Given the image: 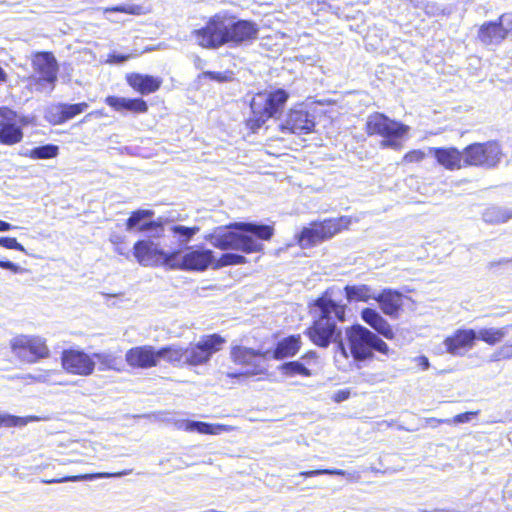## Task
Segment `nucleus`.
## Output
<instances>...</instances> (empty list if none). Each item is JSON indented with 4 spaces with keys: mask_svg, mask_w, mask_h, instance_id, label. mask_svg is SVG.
Masks as SVG:
<instances>
[{
    "mask_svg": "<svg viewBox=\"0 0 512 512\" xmlns=\"http://www.w3.org/2000/svg\"><path fill=\"white\" fill-rule=\"evenodd\" d=\"M33 73L28 77L29 86L36 92L50 94L58 80L59 65L52 52H37L31 62Z\"/></svg>",
    "mask_w": 512,
    "mask_h": 512,
    "instance_id": "obj_8",
    "label": "nucleus"
},
{
    "mask_svg": "<svg viewBox=\"0 0 512 512\" xmlns=\"http://www.w3.org/2000/svg\"><path fill=\"white\" fill-rule=\"evenodd\" d=\"M23 138L21 127L14 123H5L0 127V143L13 145L20 142Z\"/></svg>",
    "mask_w": 512,
    "mask_h": 512,
    "instance_id": "obj_33",
    "label": "nucleus"
},
{
    "mask_svg": "<svg viewBox=\"0 0 512 512\" xmlns=\"http://www.w3.org/2000/svg\"><path fill=\"white\" fill-rule=\"evenodd\" d=\"M483 220L490 224H500L512 218V211L505 207L491 206L482 214Z\"/></svg>",
    "mask_w": 512,
    "mask_h": 512,
    "instance_id": "obj_32",
    "label": "nucleus"
},
{
    "mask_svg": "<svg viewBox=\"0 0 512 512\" xmlns=\"http://www.w3.org/2000/svg\"><path fill=\"white\" fill-rule=\"evenodd\" d=\"M502 359H512V348L510 345L501 347L490 356L491 362H497Z\"/></svg>",
    "mask_w": 512,
    "mask_h": 512,
    "instance_id": "obj_43",
    "label": "nucleus"
},
{
    "mask_svg": "<svg viewBox=\"0 0 512 512\" xmlns=\"http://www.w3.org/2000/svg\"><path fill=\"white\" fill-rule=\"evenodd\" d=\"M240 375L241 374H237V373H230V374H228L229 377H238Z\"/></svg>",
    "mask_w": 512,
    "mask_h": 512,
    "instance_id": "obj_62",
    "label": "nucleus"
},
{
    "mask_svg": "<svg viewBox=\"0 0 512 512\" xmlns=\"http://www.w3.org/2000/svg\"><path fill=\"white\" fill-rule=\"evenodd\" d=\"M224 343L225 339L220 335L211 334L186 347L175 344L168 345L158 349L159 360L164 359L174 366L203 365L210 361L213 354L221 350Z\"/></svg>",
    "mask_w": 512,
    "mask_h": 512,
    "instance_id": "obj_4",
    "label": "nucleus"
},
{
    "mask_svg": "<svg viewBox=\"0 0 512 512\" xmlns=\"http://www.w3.org/2000/svg\"><path fill=\"white\" fill-rule=\"evenodd\" d=\"M511 330L512 324L500 328H481L479 331L475 330L476 341L482 340L489 345H495L501 342Z\"/></svg>",
    "mask_w": 512,
    "mask_h": 512,
    "instance_id": "obj_30",
    "label": "nucleus"
},
{
    "mask_svg": "<svg viewBox=\"0 0 512 512\" xmlns=\"http://www.w3.org/2000/svg\"><path fill=\"white\" fill-rule=\"evenodd\" d=\"M231 228L218 227L205 239L221 250H239L249 254L261 251V241L271 239L274 233L272 226L254 222H236Z\"/></svg>",
    "mask_w": 512,
    "mask_h": 512,
    "instance_id": "obj_3",
    "label": "nucleus"
},
{
    "mask_svg": "<svg viewBox=\"0 0 512 512\" xmlns=\"http://www.w3.org/2000/svg\"><path fill=\"white\" fill-rule=\"evenodd\" d=\"M169 231L177 239L179 244L185 245L188 242H190V240L200 231V227H188L180 224H175L169 228Z\"/></svg>",
    "mask_w": 512,
    "mask_h": 512,
    "instance_id": "obj_34",
    "label": "nucleus"
},
{
    "mask_svg": "<svg viewBox=\"0 0 512 512\" xmlns=\"http://www.w3.org/2000/svg\"><path fill=\"white\" fill-rule=\"evenodd\" d=\"M105 103L117 112H132L136 114L145 113L148 105L142 98H125L118 96H107Z\"/></svg>",
    "mask_w": 512,
    "mask_h": 512,
    "instance_id": "obj_22",
    "label": "nucleus"
},
{
    "mask_svg": "<svg viewBox=\"0 0 512 512\" xmlns=\"http://www.w3.org/2000/svg\"><path fill=\"white\" fill-rule=\"evenodd\" d=\"M510 347L512 348V344L510 345Z\"/></svg>",
    "mask_w": 512,
    "mask_h": 512,
    "instance_id": "obj_63",
    "label": "nucleus"
},
{
    "mask_svg": "<svg viewBox=\"0 0 512 512\" xmlns=\"http://www.w3.org/2000/svg\"><path fill=\"white\" fill-rule=\"evenodd\" d=\"M127 83L142 95L156 92L161 84L162 79L148 74L130 73L126 76Z\"/></svg>",
    "mask_w": 512,
    "mask_h": 512,
    "instance_id": "obj_24",
    "label": "nucleus"
},
{
    "mask_svg": "<svg viewBox=\"0 0 512 512\" xmlns=\"http://www.w3.org/2000/svg\"><path fill=\"white\" fill-rule=\"evenodd\" d=\"M8 79L7 73L0 66V84L6 83Z\"/></svg>",
    "mask_w": 512,
    "mask_h": 512,
    "instance_id": "obj_60",
    "label": "nucleus"
},
{
    "mask_svg": "<svg viewBox=\"0 0 512 512\" xmlns=\"http://www.w3.org/2000/svg\"><path fill=\"white\" fill-rule=\"evenodd\" d=\"M131 470H125L122 472H98V473H90V474H81L74 476H65L62 478H54L49 480H42V483L52 484V483H65V482H78V481H92L100 478H113V477H122L125 475H129Z\"/></svg>",
    "mask_w": 512,
    "mask_h": 512,
    "instance_id": "obj_27",
    "label": "nucleus"
},
{
    "mask_svg": "<svg viewBox=\"0 0 512 512\" xmlns=\"http://www.w3.org/2000/svg\"><path fill=\"white\" fill-rule=\"evenodd\" d=\"M362 320L373 328L378 334L386 339H393L394 332L390 324L385 320L379 312L372 308H364L361 311Z\"/></svg>",
    "mask_w": 512,
    "mask_h": 512,
    "instance_id": "obj_25",
    "label": "nucleus"
},
{
    "mask_svg": "<svg viewBox=\"0 0 512 512\" xmlns=\"http://www.w3.org/2000/svg\"><path fill=\"white\" fill-rule=\"evenodd\" d=\"M93 360L99 364V370H119L118 364L120 363L119 358L109 352L94 353L92 355Z\"/></svg>",
    "mask_w": 512,
    "mask_h": 512,
    "instance_id": "obj_36",
    "label": "nucleus"
},
{
    "mask_svg": "<svg viewBox=\"0 0 512 512\" xmlns=\"http://www.w3.org/2000/svg\"><path fill=\"white\" fill-rule=\"evenodd\" d=\"M258 32V25L251 20H236L226 13H217L192 35L201 47L218 49L226 44L238 46L252 42L257 39Z\"/></svg>",
    "mask_w": 512,
    "mask_h": 512,
    "instance_id": "obj_2",
    "label": "nucleus"
},
{
    "mask_svg": "<svg viewBox=\"0 0 512 512\" xmlns=\"http://www.w3.org/2000/svg\"><path fill=\"white\" fill-rule=\"evenodd\" d=\"M497 22L503 27L505 30V35L507 36L509 32H512V13H504L498 19Z\"/></svg>",
    "mask_w": 512,
    "mask_h": 512,
    "instance_id": "obj_47",
    "label": "nucleus"
},
{
    "mask_svg": "<svg viewBox=\"0 0 512 512\" xmlns=\"http://www.w3.org/2000/svg\"><path fill=\"white\" fill-rule=\"evenodd\" d=\"M231 358L235 363L253 366L255 368V374L261 373L262 369L259 368V358L263 359V352L260 350H254L243 346H235L231 350Z\"/></svg>",
    "mask_w": 512,
    "mask_h": 512,
    "instance_id": "obj_26",
    "label": "nucleus"
},
{
    "mask_svg": "<svg viewBox=\"0 0 512 512\" xmlns=\"http://www.w3.org/2000/svg\"><path fill=\"white\" fill-rule=\"evenodd\" d=\"M474 416H475L474 412H465V413L456 415L454 417L453 421L457 424L466 423V422L471 421L474 418Z\"/></svg>",
    "mask_w": 512,
    "mask_h": 512,
    "instance_id": "obj_51",
    "label": "nucleus"
},
{
    "mask_svg": "<svg viewBox=\"0 0 512 512\" xmlns=\"http://www.w3.org/2000/svg\"><path fill=\"white\" fill-rule=\"evenodd\" d=\"M0 268L10 270L15 274L23 271V268L9 260H0Z\"/></svg>",
    "mask_w": 512,
    "mask_h": 512,
    "instance_id": "obj_50",
    "label": "nucleus"
},
{
    "mask_svg": "<svg viewBox=\"0 0 512 512\" xmlns=\"http://www.w3.org/2000/svg\"><path fill=\"white\" fill-rule=\"evenodd\" d=\"M10 349L21 362L34 364L50 356L46 340L38 335L20 334L10 340Z\"/></svg>",
    "mask_w": 512,
    "mask_h": 512,
    "instance_id": "obj_10",
    "label": "nucleus"
},
{
    "mask_svg": "<svg viewBox=\"0 0 512 512\" xmlns=\"http://www.w3.org/2000/svg\"><path fill=\"white\" fill-rule=\"evenodd\" d=\"M419 360H420V365L422 366L423 370H426L429 368L430 364H429V360L427 357L421 356V357H419Z\"/></svg>",
    "mask_w": 512,
    "mask_h": 512,
    "instance_id": "obj_58",
    "label": "nucleus"
},
{
    "mask_svg": "<svg viewBox=\"0 0 512 512\" xmlns=\"http://www.w3.org/2000/svg\"><path fill=\"white\" fill-rule=\"evenodd\" d=\"M509 262H511L510 259L503 258V259L499 260L498 262H494V261L490 262L489 263V268H493L495 265L507 264Z\"/></svg>",
    "mask_w": 512,
    "mask_h": 512,
    "instance_id": "obj_59",
    "label": "nucleus"
},
{
    "mask_svg": "<svg viewBox=\"0 0 512 512\" xmlns=\"http://www.w3.org/2000/svg\"><path fill=\"white\" fill-rule=\"evenodd\" d=\"M475 343L476 336L474 329H457L443 341L446 352L453 356H463L468 350L474 347Z\"/></svg>",
    "mask_w": 512,
    "mask_h": 512,
    "instance_id": "obj_17",
    "label": "nucleus"
},
{
    "mask_svg": "<svg viewBox=\"0 0 512 512\" xmlns=\"http://www.w3.org/2000/svg\"><path fill=\"white\" fill-rule=\"evenodd\" d=\"M154 211L147 209L136 210L131 213L126 221V230L129 232H144L149 222L152 221Z\"/></svg>",
    "mask_w": 512,
    "mask_h": 512,
    "instance_id": "obj_29",
    "label": "nucleus"
},
{
    "mask_svg": "<svg viewBox=\"0 0 512 512\" xmlns=\"http://www.w3.org/2000/svg\"><path fill=\"white\" fill-rule=\"evenodd\" d=\"M176 265L172 269L204 271L210 265L214 267L216 259L214 252L210 249L197 247L196 249L188 248V251L181 255L179 251Z\"/></svg>",
    "mask_w": 512,
    "mask_h": 512,
    "instance_id": "obj_13",
    "label": "nucleus"
},
{
    "mask_svg": "<svg viewBox=\"0 0 512 512\" xmlns=\"http://www.w3.org/2000/svg\"><path fill=\"white\" fill-rule=\"evenodd\" d=\"M477 37L485 46H497L507 36L503 27L495 20L484 22L478 29Z\"/></svg>",
    "mask_w": 512,
    "mask_h": 512,
    "instance_id": "obj_23",
    "label": "nucleus"
},
{
    "mask_svg": "<svg viewBox=\"0 0 512 512\" xmlns=\"http://www.w3.org/2000/svg\"><path fill=\"white\" fill-rule=\"evenodd\" d=\"M375 300L378 302L382 312L390 317H397L403 305L402 293L390 288L383 289L380 293H377Z\"/></svg>",
    "mask_w": 512,
    "mask_h": 512,
    "instance_id": "obj_20",
    "label": "nucleus"
},
{
    "mask_svg": "<svg viewBox=\"0 0 512 512\" xmlns=\"http://www.w3.org/2000/svg\"><path fill=\"white\" fill-rule=\"evenodd\" d=\"M147 228L143 233H146L148 236V239H151L154 241V239H159L163 237L165 228H164V222L163 219L160 217L157 220H152L149 222Z\"/></svg>",
    "mask_w": 512,
    "mask_h": 512,
    "instance_id": "obj_39",
    "label": "nucleus"
},
{
    "mask_svg": "<svg viewBox=\"0 0 512 512\" xmlns=\"http://www.w3.org/2000/svg\"><path fill=\"white\" fill-rule=\"evenodd\" d=\"M28 377L35 381H38V382H44L47 379V375H45V374H37V375L29 374Z\"/></svg>",
    "mask_w": 512,
    "mask_h": 512,
    "instance_id": "obj_57",
    "label": "nucleus"
},
{
    "mask_svg": "<svg viewBox=\"0 0 512 512\" xmlns=\"http://www.w3.org/2000/svg\"><path fill=\"white\" fill-rule=\"evenodd\" d=\"M288 98V92L282 88L269 93H258L253 97L250 103L253 117L248 120L250 129L256 131L269 118L276 117L284 108Z\"/></svg>",
    "mask_w": 512,
    "mask_h": 512,
    "instance_id": "obj_7",
    "label": "nucleus"
},
{
    "mask_svg": "<svg viewBox=\"0 0 512 512\" xmlns=\"http://www.w3.org/2000/svg\"><path fill=\"white\" fill-rule=\"evenodd\" d=\"M125 360L132 368L149 369L159 363V351L151 345L132 347L126 352Z\"/></svg>",
    "mask_w": 512,
    "mask_h": 512,
    "instance_id": "obj_18",
    "label": "nucleus"
},
{
    "mask_svg": "<svg viewBox=\"0 0 512 512\" xmlns=\"http://www.w3.org/2000/svg\"><path fill=\"white\" fill-rule=\"evenodd\" d=\"M37 420H39V418L36 416H31L27 419H24V418H21L18 416L10 415V414L0 415V424L7 426V427L21 426V425L27 424L29 421H37Z\"/></svg>",
    "mask_w": 512,
    "mask_h": 512,
    "instance_id": "obj_40",
    "label": "nucleus"
},
{
    "mask_svg": "<svg viewBox=\"0 0 512 512\" xmlns=\"http://www.w3.org/2000/svg\"><path fill=\"white\" fill-rule=\"evenodd\" d=\"M350 220L347 217L330 218L320 222H312L304 227L298 235V243L302 248L317 245L320 242L332 238L343 229L347 228Z\"/></svg>",
    "mask_w": 512,
    "mask_h": 512,
    "instance_id": "obj_9",
    "label": "nucleus"
},
{
    "mask_svg": "<svg viewBox=\"0 0 512 512\" xmlns=\"http://www.w3.org/2000/svg\"><path fill=\"white\" fill-rule=\"evenodd\" d=\"M194 65H195L196 69L202 70L205 65V62L199 56H195L194 57Z\"/></svg>",
    "mask_w": 512,
    "mask_h": 512,
    "instance_id": "obj_56",
    "label": "nucleus"
},
{
    "mask_svg": "<svg viewBox=\"0 0 512 512\" xmlns=\"http://www.w3.org/2000/svg\"><path fill=\"white\" fill-rule=\"evenodd\" d=\"M347 306L322 296L314 301L313 322L304 334L310 341L320 347L328 348L336 345V353L345 360L349 358L348 350L343 341L342 329L337 325L346 320Z\"/></svg>",
    "mask_w": 512,
    "mask_h": 512,
    "instance_id": "obj_1",
    "label": "nucleus"
},
{
    "mask_svg": "<svg viewBox=\"0 0 512 512\" xmlns=\"http://www.w3.org/2000/svg\"><path fill=\"white\" fill-rule=\"evenodd\" d=\"M278 369H279V371H281L282 374L289 376V377H294L296 375H300V376H304V377L311 376L310 369L307 368L305 363H303L302 361H299V360L285 362V363L281 364Z\"/></svg>",
    "mask_w": 512,
    "mask_h": 512,
    "instance_id": "obj_35",
    "label": "nucleus"
},
{
    "mask_svg": "<svg viewBox=\"0 0 512 512\" xmlns=\"http://www.w3.org/2000/svg\"><path fill=\"white\" fill-rule=\"evenodd\" d=\"M130 58H131L130 54H121V53L113 52L108 55L107 62L110 64H123Z\"/></svg>",
    "mask_w": 512,
    "mask_h": 512,
    "instance_id": "obj_48",
    "label": "nucleus"
},
{
    "mask_svg": "<svg viewBox=\"0 0 512 512\" xmlns=\"http://www.w3.org/2000/svg\"><path fill=\"white\" fill-rule=\"evenodd\" d=\"M344 292L348 302L362 301L367 302L370 299L376 298L377 293L368 285H346Z\"/></svg>",
    "mask_w": 512,
    "mask_h": 512,
    "instance_id": "obj_31",
    "label": "nucleus"
},
{
    "mask_svg": "<svg viewBox=\"0 0 512 512\" xmlns=\"http://www.w3.org/2000/svg\"><path fill=\"white\" fill-rule=\"evenodd\" d=\"M31 151V149H28V148H24L22 149V151L20 152V154L22 156H26V157H29V152Z\"/></svg>",
    "mask_w": 512,
    "mask_h": 512,
    "instance_id": "obj_61",
    "label": "nucleus"
},
{
    "mask_svg": "<svg viewBox=\"0 0 512 512\" xmlns=\"http://www.w3.org/2000/svg\"><path fill=\"white\" fill-rule=\"evenodd\" d=\"M199 78H209L210 80L217 82H226L230 79L225 73L214 72V71H204L199 76Z\"/></svg>",
    "mask_w": 512,
    "mask_h": 512,
    "instance_id": "obj_44",
    "label": "nucleus"
},
{
    "mask_svg": "<svg viewBox=\"0 0 512 512\" xmlns=\"http://www.w3.org/2000/svg\"><path fill=\"white\" fill-rule=\"evenodd\" d=\"M300 335H291L280 340L273 350H266L263 352V359L282 360L285 358L293 357L298 353L301 348Z\"/></svg>",
    "mask_w": 512,
    "mask_h": 512,
    "instance_id": "obj_19",
    "label": "nucleus"
},
{
    "mask_svg": "<svg viewBox=\"0 0 512 512\" xmlns=\"http://www.w3.org/2000/svg\"><path fill=\"white\" fill-rule=\"evenodd\" d=\"M87 108L88 104L86 102L75 104L55 103L45 109L44 117L49 123L60 125L83 113Z\"/></svg>",
    "mask_w": 512,
    "mask_h": 512,
    "instance_id": "obj_16",
    "label": "nucleus"
},
{
    "mask_svg": "<svg viewBox=\"0 0 512 512\" xmlns=\"http://www.w3.org/2000/svg\"><path fill=\"white\" fill-rule=\"evenodd\" d=\"M315 127V116L302 106L291 109L286 118L279 124L283 133L308 134Z\"/></svg>",
    "mask_w": 512,
    "mask_h": 512,
    "instance_id": "obj_14",
    "label": "nucleus"
},
{
    "mask_svg": "<svg viewBox=\"0 0 512 512\" xmlns=\"http://www.w3.org/2000/svg\"><path fill=\"white\" fill-rule=\"evenodd\" d=\"M139 10H140V7L135 6V5H129V4L128 5H118V6H114V7L107 9V11H111V12H122V13H127V14H132V15L139 14Z\"/></svg>",
    "mask_w": 512,
    "mask_h": 512,
    "instance_id": "obj_45",
    "label": "nucleus"
},
{
    "mask_svg": "<svg viewBox=\"0 0 512 512\" xmlns=\"http://www.w3.org/2000/svg\"><path fill=\"white\" fill-rule=\"evenodd\" d=\"M349 352L356 362L372 359L374 352L388 356V345L375 333L361 324L352 325L345 330Z\"/></svg>",
    "mask_w": 512,
    "mask_h": 512,
    "instance_id": "obj_6",
    "label": "nucleus"
},
{
    "mask_svg": "<svg viewBox=\"0 0 512 512\" xmlns=\"http://www.w3.org/2000/svg\"><path fill=\"white\" fill-rule=\"evenodd\" d=\"M350 396V392L346 390H340L335 394L334 400L336 402H342L344 400H347Z\"/></svg>",
    "mask_w": 512,
    "mask_h": 512,
    "instance_id": "obj_53",
    "label": "nucleus"
},
{
    "mask_svg": "<svg viewBox=\"0 0 512 512\" xmlns=\"http://www.w3.org/2000/svg\"><path fill=\"white\" fill-rule=\"evenodd\" d=\"M59 148L54 144H45L37 146L29 152V157L32 159H51L58 155Z\"/></svg>",
    "mask_w": 512,
    "mask_h": 512,
    "instance_id": "obj_37",
    "label": "nucleus"
},
{
    "mask_svg": "<svg viewBox=\"0 0 512 512\" xmlns=\"http://www.w3.org/2000/svg\"><path fill=\"white\" fill-rule=\"evenodd\" d=\"M437 162L448 170H455L464 167L463 151L455 147H435L430 148Z\"/></svg>",
    "mask_w": 512,
    "mask_h": 512,
    "instance_id": "obj_21",
    "label": "nucleus"
},
{
    "mask_svg": "<svg viewBox=\"0 0 512 512\" xmlns=\"http://www.w3.org/2000/svg\"><path fill=\"white\" fill-rule=\"evenodd\" d=\"M425 158V153L422 150H412L406 153L403 161L406 163L420 162Z\"/></svg>",
    "mask_w": 512,
    "mask_h": 512,
    "instance_id": "obj_46",
    "label": "nucleus"
},
{
    "mask_svg": "<svg viewBox=\"0 0 512 512\" xmlns=\"http://www.w3.org/2000/svg\"><path fill=\"white\" fill-rule=\"evenodd\" d=\"M317 359V353L315 351H309L301 357L303 363L310 364L311 361H315Z\"/></svg>",
    "mask_w": 512,
    "mask_h": 512,
    "instance_id": "obj_52",
    "label": "nucleus"
},
{
    "mask_svg": "<svg viewBox=\"0 0 512 512\" xmlns=\"http://www.w3.org/2000/svg\"><path fill=\"white\" fill-rule=\"evenodd\" d=\"M178 428L187 432H197L209 435H217L225 431V427L222 424H211L195 420H183L178 423Z\"/></svg>",
    "mask_w": 512,
    "mask_h": 512,
    "instance_id": "obj_28",
    "label": "nucleus"
},
{
    "mask_svg": "<svg viewBox=\"0 0 512 512\" xmlns=\"http://www.w3.org/2000/svg\"><path fill=\"white\" fill-rule=\"evenodd\" d=\"M0 246L26 253L24 246L20 244L16 238L13 237H0Z\"/></svg>",
    "mask_w": 512,
    "mask_h": 512,
    "instance_id": "obj_42",
    "label": "nucleus"
},
{
    "mask_svg": "<svg viewBox=\"0 0 512 512\" xmlns=\"http://www.w3.org/2000/svg\"><path fill=\"white\" fill-rule=\"evenodd\" d=\"M346 471L340 469H316L310 471H303L298 473L295 477H316L319 475H346Z\"/></svg>",
    "mask_w": 512,
    "mask_h": 512,
    "instance_id": "obj_41",
    "label": "nucleus"
},
{
    "mask_svg": "<svg viewBox=\"0 0 512 512\" xmlns=\"http://www.w3.org/2000/svg\"><path fill=\"white\" fill-rule=\"evenodd\" d=\"M114 250L117 254L122 255V256L126 257L127 259L130 258V252L127 249H125L122 245L117 244L115 246Z\"/></svg>",
    "mask_w": 512,
    "mask_h": 512,
    "instance_id": "obj_54",
    "label": "nucleus"
},
{
    "mask_svg": "<svg viewBox=\"0 0 512 512\" xmlns=\"http://www.w3.org/2000/svg\"><path fill=\"white\" fill-rule=\"evenodd\" d=\"M423 9L428 16H438L443 14V9L437 3H426Z\"/></svg>",
    "mask_w": 512,
    "mask_h": 512,
    "instance_id": "obj_49",
    "label": "nucleus"
},
{
    "mask_svg": "<svg viewBox=\"0 0 512 512\" xmlns=\"http://www.w3.org/2000/svg\"><path fill=\"white\" fill-rule=\"evenodd\" d=\"M464 167L476 166L486 169L498 165L502 157V151L497 142L472 143L463 149Z\"/></svg>",
    "mask_w": 512,
    "mask_h": 512,
    "instance_id": "obj_12",
    "label": "nucleus"
},
{
    "mask_svg": "<svg viewBox=\"0 0 512 512\" xmlns=\"http://www.w3.org/2000/svg\"><path fill=\"white\" fill-rule=\"evenodd\" d=\"M14 228L15 227L12 224H10L6 221L0 220V232L10 231Z\"/></svg>",
    "mask_w": 512,
    "mask_h": 512,
    "instance_id": "obj_55",
    "label": "nucleus"
},
{
    "mask_svg": "<svg viewBox=\"0 0 512 512\" xmlns=\"http://www.w3.org/2000/svg\"><path fill=\"white\" fill-rule=\"evenodd\" d=\"M63 368L71 374L88 376L95 369V361L84 351L68 349L61 355Z\"/></svg>",
    "mask_w": 512,
    "mask_h": 512,
    "instance_id": "obj_15",
    "label": "nucleus"
},
{
    "mask_svg": "<svg viewBox=\"0 0 512 512\" xmlns=\"http://www.w3.org/2000/svg\"><path fill=\"white\" fill-rule=\"evenodd\" d=\"M409 130L408 125L391 119L380 112L368 115L365 123V132L368 136H380L382 138L379 143L382 149L400 151L403 148L402 139Z\"/></svg>",
    "mask_w": 512,
    "mask_h": 512,
    "instance_id": "obj_5",
    "label": "nucleus"
},
{
    "mask_svg": "<svg viewBox=\"0 0 512 512\" xmlns=\"http://www.w3.org/2000/svg\"><path fill=\"white\" fill-rule=\"evenodd\" d=\"M244 263H246L245 256L237 253L227 252L224 253L218 260H216L214 268H221L230 265H240Z\"/></svg>",
    "mask_w": 512,
    "mask_h": 512,
    "instance_id": "obj_38",
    "label": "nucleus"
},
{
    "mask_svg": "<svg viewBox=\"0 0 512 512\" xmlns=\"http://www.w3.org/2000/svg\"><path fill=\"white\" fill-rule=\"evenodd\" d=\"M133 256L141 266L164 265L171 268L177 264L178 252H166L155 241L142 239L134 243Z\"/></svg>",
    "mask_w": 512,
    "mask_h": 512,
    "instance_id": "obj_11",
    "label": "nucleus"
}]
</instances>
